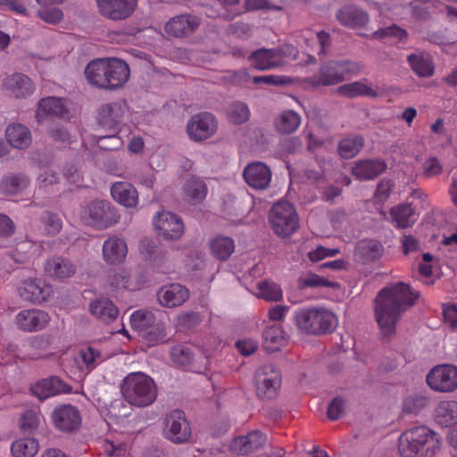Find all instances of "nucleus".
<instances>
[{
    "label": "nucleus",
    "instance_id": "obj_35",
    "mask_svg": "<svg viewBox=\"0 0 457 457\" xmlns=\"http://www.w3.org/2000/svg\"><path fill=\"white\" fill-rule=\"evenodd\" d=\"M89 308L92 315L106 323L115 320L119 314L118 308L107 298H100L93 301Z\"/></svg>",
    "mask_w": 457,
    "mask_h": 457
},
{
    "label": "nucleus",
    "instance_id": "obj_63",
    "mask_svg": "<svg viewBox=\"0 0 457 457\" xmlns=\"http://www.w3.org/2000/svg\"><path fill=\"white\" fill-rule=\"evenodd\" d=\"M337 253H339V250L337 248L318 246L315 250L311 251L308 256L312 262H319L326 257L336 256Z\"/></svg>",
    "mask_w": 457,
    "mask_h": 457
},
{
    "label": "nucleus",
    "instance_id": "obj_26",
    "mask_svg": "<svg viewBox=\"0 0 457 457\" xmlns=\"http://www.w3.org/2000/svg\"><path fill=\"white\" fill-rule=\"evenodd\" d=\"M387 168L382 159L359 161L352 167V175L360 180H370L382 174Z\"/></svg>",
    "mask_w": 457,
    "mask_h": 457
},
{
    "label": "nucleus",
    "instance_id": "obj_64",
    "mask_svg": "<svg viewBox=\"0 0 457 457\" xmlns=\"http://www.w3.org/2000/svg\"><path fill=\"white\" fill-rule=\"evenodd\" d=\"M228 31L240 38H248L252 35V28L248 23L235 22L229 25Z\"/></svg>",
    "mask_w": 457,
    "mask_h": 457
},
{
    "label": "nucleus",
    "instance_id": "obj_18",
    "mask_svg": "<svg viewBox=\"0 0 457 457\" xmlns=\"http://www.w3.org/2000/svg\"><path fill=\"white\" fill-rule=\"evenodd\" d=\"M3 88L14 98H26L34 92L35 86L32 80L25 74L13 73L3 80Z\"/></svg>",
    "mask_w": 457,
    "mask_h": 457
},
{
    "label": "nucleus",
    "instance_id": "obj_19",
    "mask_svg": "<svg viewBox=\"0 0 457 457\" xmlns=\"http://www.w3.org/2000/svg\"><path fill=\"white\" fill-rule=\"evenodd\" d=\"M18 293L26 302L41 303L49 296L50 288L40 278H29L21 282Z\"/></svg>",
    "mask_w": 457,
    "mask_h": 457
},
{
    "label": "nucleus",
    "instance_id": "obj_34",
    "mask_svg": "<svg viewBox=\"0 0 457 457\" xmlns=\"http://www.w3.org/2000/svg\"><path fill=\"white\" fill-rule=\"evenodd\" d=\"M183 190L186 200L193 204L203 202L208 193L204 180L196 176H191L186 179Z\"/></svg>",
    "mask_w": 457,
    "mask_h": 457
},
{
    "label": "nucleus",
    "instance_id": "obj_16",
    "mask_svg": "<svg viewBox=\"0 0 457 457\" xmlns=\"http://www.w3.org/2000/svg\"><path fill=\"white\" fill-rule=\"evenodd\" d=\"M217 129V121L214 115L210 112H202L194 115L187 123V130L191 139L202 141L214 135Z\"/></svg>",
    "mask_w": 457,
    "mask_h": 457
},
{
    "label": "nucleus",
    "instance_id": "obj_22",
    "mask_svg": "<svg viewBox=\"0 0 457 457\" xmlns=\"http://www.w3.org/2000/svg\"><path fill=\"white\" fill-rule=\"evenodd\" d=\"M125 111L126 104L124 102L116 101L104 104L98 110V122L102 127L116 131L117 127L122 120Z\"/></svg>",
    "mask_w": 457,
    "mask_h": 457
},
{
    "label": "nucleus",
    "instance_id": "obj_49",
    "mask_svg": "<svg viewBox=\"0 0 457 457\" xmlns=\"http://www.w3.org/2000/svg\"><path fill=\"white\" fill-rule=\"evenodd\" d=\"M258 296L270 302L280 301L283 297L282 289L280 287L270 281H263L258 285Z\"/></svg>",
    "mask_w": 457,
    "mask_h": 457
},
{
    "label": "nucleus",
    "instance_id": "obj_38",
    "mask_svg": "<svg viewBox=\"0 0 457 457\" xmlns=\"http://www.w3.org/2000/svg\"><path fill=\"white\" fill-rule=\"evenodd\" d=\"M390 215L395 226L400 228L411 227L416 221L414 208L409 204H403L393 207Z\"/></svg>",
    "mask_w": 457,
    "mask_h": 457
},
{
    "label": "nucleus",
    "instance_id": "obj_58",
    "mask_svg": "<svg viewBox=\"0 0 457 457\" xmlns=\"http://www.w3.org/2000/svg\"><path fill=\"white\" fill-rule=\"evenodd\" d=\"M122 140L116 134L101 136L97 139V145L100 148L107 151L119 149L122 145Z\"/></svg>",
    "mask_w": 457,
    "mask_h": 457
},
{
    "label": "nucleus",
    "instance_id": "obj_29",
    "mask_svg": "<svg viewBox=\"0 0 457 457\" xmlns=\"http://www.w3.org/2000/svg\"><path fill=\"white\" fill-rule=\"evenodd\" d=\"M111 194L114 201L127 208H135L138 204L137 190L130 183H114L111 187Z\"/></svg>",
    "mask_w": 457,
    "mask_h": 457
},
{
    "label": "nucleus",
    "instance_id": "obj_50",
    "mask_svg": "<svg viewBox=\"0 0 457 457\" xmlns=\"http://www.w3.org/2000/svg\"><path fill=\"white\" fill-rule=\"evenodd\" d=\"M228 115L235 124H242L249 120L250 110L246 104L237 101L228 106Z\"/></svg>",
    "mask_w": 457,
    "mask_h": 457
},
{
    "label": "nucleus",
    "instance_id": "obj_45",
    "mask_svg": "<svg viewBox=\"0 0 457 457\" xmlns=\"http://www.w3.org/2000/svg\"><path fill=\"white\" fill-rule=\"evenodd\" d=\"M11 451L14 457H33L38 451V443L31 437L21 438L12 443Z\"/></svg>",
    "mask_w": 457,
    "mask_h": 457
},
{
    "label": "nucleus",
    "instance_id": "obj_4",
    "mask_svg": "<svg viewBox=\"0 0 457 457\" xmlns=\"http://www.w3.org/2000/svg\"><path fill=\"white\" fill-rule=\"evenodd\" d=\"M157 392L154 380L144 372L129 373L122 381L121 394L135 407L151 405L157 398Z\"/></svg>",
    "mask_w": 457,
    "mask_h": 457
},
{
    "label": "nucleus",
    "instance_id": "obj_54",
    "mask_svg": "<svg viewBox=\"0 0 457 457\" xmlns=\"http://www.w3.org/2000/svg\"><path fill=\"white\" fill-rule=\"evenodd\" d=\"M407 36V31L395 24L379 29L372 34V37L377 39L394 38L397 41L406 39Z\"/></svg>",
    "mask_w": 457,
    "mask_h": 457
},
{
    "label": "nucleus",
    "instance_id": "obj_3",
    "mask_svg": "<svg viewBox=\"0 0 457 457\" xmlns=\"http://www.w3.org/2000/svg\"><path fill=\"white\" fill-rule=\"evenodd\" d=\"M440 445L438 434L427 426L411 428L398 439V451L402 457H434Z\"/></svg>",
    "mask_w": 457,
    "mask_h": 457
},
{
    "label": "nucleus",
    "instance_id": "obj_36",
    "mask_svg": "<svg viewBox=\"0 0 457 457\" xmlns=\"http://www.w3.org/2000/svg\"><path fill=\"white\" fill-rule=\"evenodd\" d=\"M45 270L52 277L65 278L75 274L76 267L70 260L58 256L46 262Z\"/></svg>",
    "mask_w": 457,
    "mask_h": 457
},
{
    "label": "nucleus",
    "instance_id": "obj_5",
    "mask_svg": "<svg viewBox=\"0 0 457 457\" xmlns=\"http://www.w3.org/2000/svg\"><path fill=\"white\" fill-rule=\"evenodd\" d=\"M297 328L308 335L331 333L337 326V316L325 308H303L294 315Z\"/></svg>",
    "mask_w": 457,
    "mask_h": 457
},
{
    "label": "nucleus",
    "instance_id": "obj_31",
    "mask_svg": "<svg viewBox=\"0 0 457 457\" xmlns=\"http://www.w3.org/2000/svg\"><path fill=\"white\" fill-rule=\"evenodd\" d=\"M29 182L25 174L9 173L0 181V194L7 197L19 195L29 187Z\"/></svg>",
    "mask_w": 457,
    "mask_h": 457
},
{
    "label": "nucleus",
    "instance_id": "obj_24",
    "mask_svg": "<svg viewBox=\"0 0 457 457\" xmlns=\"http://www.w3.org/2000/svg\"><path fill=\"white\" fill-rule=\"evenodd\" d=\"M46 116H54L62 119L69 118L67 100L54 96L42 98L37 105V120L42 121Z\"/></svg>",
    "mask_w": 457,
    "mask_h": 457
},
{
    "label": "nucleus",
    "instance_id": "obj_1",
    "mask_svg": "<svg viewBox=\"0 0 457 457\" xmlns=\"http://www.w3.org/2000/svg\"><path fill=\"white\" fill-rule=\"evenodd\" d=\"M419 293L411 290L409 285L398 282L381 289L375 298V318L381 334L389 337L395 331L401 316L411 307Z\"/></svg>",
    "mask_w": 457,
    "mask_h": 457
},
{
    "label": "nucleus",
    "instance_id": "obj_8",
    "mask_svg": "<svg viewBox=\"0 0 457 457\" xmlns=\"http://www.w3.org/2000/svg\"><path fill=\"white\" fill-rule=\"evenodd\" d=\"M359 69L357 63L347 60L329 61L323 63L319 73L310 77L308 81L314 87L333 86L344 81L346 73L356 72Z\"/></svg>",
    "mask_w": 457,
    "mask_h": 457
},
{
    "label": "nucleus",
    "instance_id": "obj_32",
    "mask_svg": "<svg viewBox=\"0 0 457 457\" xmlns=\"http://www.w3.org/2000/svg\"><path fill=\"white\" fill-rule=\"evenodd\" d=\"M5 138L10 145L17 149H26L32 142L30 130L20 123H13L7 127Z\"/></svg>",
    "mask_w": 457,
    "mask_h": 457
},
{
    "label": "nucleus",
    "instance_id": "obj_42",
    "mask_svg": "<svg viewBox=\"0 0 457 457\" xmlns=\"http://www.w3.org/2000/svg\"><path fill=\"white\" fill-rule=\"evenodd\" d=\"M356 251L363 262H370L379 259L383 254L384 248L377 241L362 240L359 242Z\"/></svg>",
    "mask_w": 457,
    "mask_h": 457
},
{
    "label": "nucleus",
    "instance_id": "obj_6",
    "mask_svg": "<svg viewBox=\"0 0 457 457\" xmlns=\"http://www.w3.org/2000/svg\"><path fill=\"white\" fill-rule=\"evenodd\" d=\"M79 220L86 226L104 230L118 223L120 215L111 203L96 199L81 206Z\"/></svg>",
    "mask_w": 457,
    "mask_h": 457
},
{
    "label": "nucleus",
    "instance_id": "obj_27",
    "mask_svg": "<svg viewBox=\"0 0 457 457\" xmlns=\"http://www.w3.org/2000/svg\"><path fill=\"white\" fill-rule=\"evenodd\" d=\"M71 387L58 377H50L42 379L31 386L32 393L40 400L46 399L62 393L71 392Z\"/></svg>",
    "mask_w": 457,
    "mask_h": 457
},
{
    "label": "nucleus",
    "instance_id": "obj_57",
    "mask_svg": "<svg viewBox=\"0 0 457 457\" xmlns=\"http://www.w3.org/2000/svg\"><path fill=\"white\" fill-rule=\"evenodd\" d=\"M303 285L307 287H331L336 288L338 287L337 282L329 281L327 278H324L316 274H308L303 279Z\"/></svg>",
    "mask_w": 457,
    "mask_h": 457
},
{
    "label": "nucleus",
    "instance_id": "obj_10",
    "mask_svg": "<svg viewBox=\"0 0 457 457\" xmlns=\"http://www.w3.org/2000/svg\"><path fill=\"white\" fill-rule=\"evenodd\" d=\"M138 0H96L99 14L112 21H121L133 15Z\"/></svg>",
    "mask_w": 457,
    "mask_h": 457
},
{
    "label": "nucleus",
    "instance_id": "obj_9",
    "mask_svg": "<svg viewBox=\"0 0 457 457\" xmlns=\"http://www.w3.org/2000/svg\"><path fill=\"white\" fill-rule=\"evenodd\" d=\"M253 383L260 399H274L281 386L280 370L271 363L263 364L255 370Z\"/></svg>",
    "mask_w": 457,
    "mask_h": 457
},
{
    "label": "nucleus",
    "instance_id": "obj_40",
    "mask_svg": "<svg viewBox=\"0 0 457 457\" xmlns=\"http://www.w3.org/2000/svg\"><path fill=\"white\" fill-rule=\"evenodd\" d=\"M337 90L339 95L349 98L356 96H369L376 98L378 96L375 89L362 81H355L342 85L337 87Z\"/></svg>",
    "mask_w": 457,
    "mask_h": 457
},
{
    "label": "nucleus",
    "instance_id": "obj_28",
    "mask_svg": "<svg viewBox=\"0 0 457 457\" xmlns=\"http://www.w3.org/2000/svg\"><path fill=\"white\" fill-rule=\"evenodd\" d=\"M336 17L341 25L351 29L363 28L369 22L368 13L353 5L340 8Z\"/></svg>",
    "mask_w": 457,
    "mask_h": 457
},
{
    "label": "nucleus",
    "instance_id": "obj_53",
    "mask_svg": "<svg viewBox=\"0 0 457 457\" xmlns=\"http://www.w3.org/2000/svg\"><path fill=\"white\" fill-rule=\"evenodd\" d=\"M40 222L43 224L48 236H55L62 228V219L56 213L50 212H46L41 215Z\"/></svg>",
    "mask_w": 457,
    "mask_h": 457
},
{
    "label": "nucleus",
    "instance_id": "obj_44",
    "mask_svg": "<svg viewBox=\"0 0 457 457\" xmlns=\"http://www.w3.org/2000/svg\"><path fill=\"white\" fill-rule=\"evenodd\" d=\"M234 250V241L228 237H217L211 243L212 253L221 261L227 260Z\"/></svg>",
    "mask_w": 457,
    "mask_h": 457
},
{
    "label": "nucleus",
    "instance_id": "obj_59",
    "mask_svg": "<svg viewBox=\"0 0 457 457\" xmlns=\"http://www.w3.org/2000/svg\"><path fill=\"white\" fill-rule=\"evenodd\" d=\"M104 450L108 455L123 457L129 452V445L126 443L106 440L104 444Z\"/></svg>",
    "mask_w": 457,
    "mask_h": 457
},
{
    "label": "nucleus",
    "instance_id": "obj_47",
    "mask_svg": "<svg viewBox=\"0 0 457 457\" xmlns=\"http://www.w3.org/2000/svg\"><path fill=\"white\" fill-rule=\"evenodd\" d=\"M428 403L429 399L425 395H411L403 402V412L410 415H417L428 405Z\"/></svg>",
    "mask_w": 457,
    "mask_h": 457
},
{
    "label": "nucleus",
    "instance_id": "obj_30",
    "mask_svg": "<svg viewBox=\"0 0 457 457\" xmlns=\"http://www.w3.org/2000/svg\"><path fill=\"white\" fill-rule=\"evenodd\" d=\"M411 71L420 78H430L435 73V63L429 54L417 51L407 56Z\"/></svg>",
    "mask_w": 457,
    "mask_h": 457
},
{
    "label": "nucleus",
    "instance_id": "obj_7",
    "mask_svg": "<svg viewBox=\"0 0 457 457\" xmlns=\"http://www.w3.org/2000/svg\"><path fill=\"white\" fill-rule=\"evenodd\" d=\"M269 221L274 233L282 237L291 236L300 226L295 207L285 200H280L272 206L269 213Z\"/></svg>",
    "mask_w": 457,
    "mask_h": 457
},
{
    "label": "nucleus",
    "instance_id": "obj_2",
    "mask_svg": "<svg viewBox=\"0 0 457 457\" xmlns=\"http://www.w3.org/2000/svg\"><path fill=\"white\" fill-rule=\"evenodd\" d=\"M85 75L92 87L114 91L122 87L129 80V68L121 59L99 58L87 65Z\"/></svg>",
    "mask_w": 457,
    "mask_h": 457
},
{
    "label": "nucleus",
    "instance_id": "obj_37",
    "mask_svg": "<svg viewBox=\"0 0 457 457\" xmlns=\"http://www.w3.org/2000/svg\"><path fill=\"white\" fill-rule=\"evenodd\" d=\"M435 419L439 425L444 427L457 424V402H440L435 410Z\"/></svg>",
    "mask_w": 457,
    "mask_h": 457
},
{
    "label": "nucleus",
    "instance_id": "obj_13",
    "mask_svg": "<svg viewBox=\"0 0 457 457\" xmlns=\"http://www.w3.org/2000/svg\"><path fill=\"white\" fill-rule=\"evenodd\" d=\"M154 226L158 235L166 240H177L184 233V224L177 214L162 211L154 218Z\"/></svg>",
    "mask_w": 457,
    "mask_h": 457
},
{
    "label": "nucleus",
    "instance_id": "obj_55",
    "mask_svg": "<svg viewBox=\"0 0 457 457\" xmlns=\"http://www.w3.org/2000/svg\"><path fill=\"white\" fill-rule=\"evenodd\" d=\"M40 422L39 414L34 410L24 411L20 419V428L24 434L35 431Z\"/></svg>",
    "mask_w": 457,
    "mask_h": 457
},
{
    "label": "nucleus",
    "instance_id": "obj_43",
    "mask_svg": "<svg viewBox=\"0 0 457 457\" xmlns=\"http://www.w3.org/2000/svg\"><path fill=\"white\" fill-rule=\"evenodd\" d=\"M301 124V116L295 111L281 112L275 120L278 131L284 134L295 132Z\"/></svg>",
    "mask_w": 457,
    "mask_h": 457
},
{
    "label": "nucleus",
    "instance_id": "obj_11",
    "mask_svg": "<svg viewBox=\"0 0 457 457\" xmlns=\"http://www.w3.org/2000/svg\"><path fill=\"white\" fill-rule=\"evenodd\" d=\"M429 387L437 392H453L457 388V368L452 365H438L427 375Z\"/></svg>",
    "mask_w": 457,
    "mask_h": 457
},
{
    "label": "nucleus",
    "instance_id": "obj_56",
    "mask_svg": "<svg viewBox=\"0 0 457 457\" xmlns=\"http://www.w3.org/2000/svg\"><path fill=\"white\" fill-rule=\"evenodd\" d=\"M37 15L42 21L49 24H57L63 18V13L61 9L50 6H40V9L37 12Z\"/></svg>",
    "mask_w": 457,
    "mask_h": 457
},
{
    "label": "nucleus",
    "instance_id": "obj_41",
    "mask_svg": "<svg viewBox=\"0 0 457 457\" xmlns=\"http://www.w3.org/2000/svg\"><path fill=\"white\" fill-rule=\"evenodd\" d=\"M170 357L176 367L187 369L193 364L195 354L190 346L180 344L170 348Z\"/></svg>",
    "mask_w": 457,
    "mask_h": 457
},
{
    "label": "nucleus",
    "instance_id": "obj_25",
    "mask_svg": "<svg viewBox=\"0 0 457 457\" xmlns=\"http://www.w3.org/2000/svg\"><path fill=\"white\" fill-rule=\"evenodd\" d=\"M128 253L126 242L118 237H110L103 244V258L109 265L122 263Z\"/></svg>",
    "mask_w": 457,
    "mask_h": 457
},
{
    "label": "nucleus",
    "instance_id": "obj_61",
    "mask_svg": "<svg viewBox=\"0 0 457 457\" xmlns=\"http://www.w3.org/2000/svg\"><path fill=\"white\" fill-rule=\"evenodd\" d=\"M443 167L436 157L427 159L423 163V175L426 178H431L439 175Z\"/></svg>",
    "mask_w": 457,
    "mask_h": 457
},
{
    "label": "nucleus",
    "instance_id": "obj_23",
    "mask_svg": "<svg viewBox=\"0 0 457 457\" xmlns=\"http://www.w3.org/2000/svg\"><path fill=\"white\" fill-rule=\"evenodd\" d=\"M267 440V436L261 431H251L246 436L236 437L230 444V450L237 454H249L262 449Z\"/></svg>",
    "mask_w": 457,
    "mask_h": 457
},
{
    "label": "nucleus",
    "instance_id": "obj_21",
    "mask_svg": "<svg viewBox=\"0 0 457 457\" xmlns=\"http://www.w3.org/2000/svg\"><path fill=\"white\" fill-rule=\"evenodd\" d=\"M243 177L248 186L262 190L267 188L270 185L271 170L265 163L256 162L248 164L245 168Z\"/></svg>",
    "mask_w": 457,
    "mask_h": 457
},
{
    "label": "nucleus",
    "instance_id": "obj_51",
    "mask_svg": "<svg viewBox=\"0 0 457 457\" xmlns=\"http://www.w3.org/2000/svg\"><path fill=\"white\" fill-rule=\"evenodd\" d=\"M154 323V316L152 312L139 310L130 317V324L133 328L138 331H145L151 328Z\"/></svg>",
    "mask_w": 457,
    "mask_h": 457
},
{
    "label": "nucleus",
    "instance_id": "obj_12",
    "mask_svg": "<svg viewBox=\"0 0 457 457\" xmlns=\"http://www.w3.org/2000/svg\"><path fill=\"white\" fill-rule=\"evenodd\" d=\"M163 432L165 437L173 443L180 444L187 442L191 436V430L184 412L179 410L169 412L165 417Z\"/></svg>",
    "mask_w": 457,
    "mask_h": 457
},
{
    "label": "nucleus",
    "instance_id": "obj_60",
    "mask_svg": "<svg viewBox=\"0 0 457 457\" xmlns=\"http://www.w3.org/2000/svg\"><path fill=\"white\" fill-rule=\"evenodd\" d=\"M395 184L392 180L387 179H383L377 186V190L375 193V197L379 202H385L389 197L391 192L393 191Z\"/></svg>",
    "mask_w": 457,
    "mask_h": 457
},
{
    "label": "nucleus",
    "instance_id": "obj_62",
    "mask_svg": "<svg viewBox=\"0 0 457 457\" xmlns=\"http://www.w3.org/2000/svg\"><path fill=\"white\" fill-rule=\"evenodd\" d=\"M344 410L345 400L341 397H336L328 405V417L332 420H338L344 413Z\"/></svg>",
    "mask_w": 457,
    "mask_h": 457
},
{
    "label": "nucleus",
    "instance_id": "obj_46",
    "mask_svg": "<svg viewBox=\"0 0 457 457\" xmlns=\"http://www.w3.org/2000/svg\"><path fill=\"white\" fill-rule=\"evenodd\" d=\"M361 136H353L342 139L338 144V153L345 159L355 156L363 146Z\"/></svg>",
    "mask_w": 457,
    "mask_h": 457
},
{
    "label": "nucleus",
    "instance_id": "obj_17",
    "mask_svg": "<svg viewBox=\"0 0 457 457\" xmlns=\"http://www.w3.org/2000/svg\"><path fill=\"white\" fill-rule=\"evenodd\" d=\"M201 20L192 13H182L170 18L164 26L165 32L174 37H188L199 28Z\"/></svg>",
    "mask_w": 457,
    "mask_h": 457
},
{
    "label": "nucleus",
    "instance_id": "obj_15",
    "mask_svg": "<svg viewBox=\"0 0 457 457\" xmlns=\"http://www.w3.org/2000/svg\"><path fill=\"white\" fill-rule=\"evenodd\" d=\"M51 317L48 312L39 309H26L15 316L17 328L28 333L45 329L50 323Z\"/></svg>",
    "mask_w": 457,
    "mask_h": 457
},
{
    "label": "nucleus",
    "instance_id": "obj_48",
    "mask_svg": "<svg viewBox=\"0 0 457 457\" xmlns=\"http://www.w3.org/2000/svg\"><path fill=\"white\" fill-rule=\"evenodd\" d=\"M109 283L112 287L120 289L136 290L137 287L130 277V273L124 269L115 270L109 276Z\"/></svg>",
    "mask_w": 457,
    "mask_h": 457
},
{
    "label": "nucleus",
    "instance_id": "obj_39",
    "mask_svg": "<svg viewBox=\"0 0 457 457\" xmlns=\"http://www.w3.org/2000/svg\"><path fill=\"white\" fill-rule=\"evenodd\" d=\"M264 348L268 352H276L287 343V336L282 328L273 325L265 328L262 334Z\"/></svg>",
    "mask_w": 457,
    "mask_h": 457
},
{
    "label": "nucleus",
    "instance_id": "obj_14",
    "mask_svg": "<svg viewBox=\"0 0 457 457\" xmlns=\"http://www.w3.org/2000/svg\"><path fill=\"white\" fill-rule=\"evenodd\" d=\"M52 422L60 431L72 433L81 425V415L79 410L71 404H62L56 407L52 412Z\"/></svg>",
    "mask_w": 457,
    "mask_h": 457
},
{
    "label": "nucleus",
    "instance_id": "obj_33",
    "mask_svg": "<svg viewBox=\"0 0 457 457\" xmlns=\"http://www.w3.org/2000/svg\"><path fill=\"white\" fill-rule=\"evenodd\" d=\"M253 66L260 71L270 70L281 66L280 55L274 49H259L250 55Z\"/></svg>",
    "mask_w": 457,
    "mask_h": 457
},
{
    "label": "nucleus",
    "instance_id": "obj_20",
    "mask_svg": "<svg viewBox=\"0 0 457 457\" xmlns=\"http://www.w3.org/2000/svg\"><path fill=\"white\" fill-rule=\"evenodd\" d=\"M189 297V290L180 284L162 286L157 292L159 303L166 308L182 305Z\"/></svg>",
    "mask_w": 457,
    "mask_h": 457
},
{
    "label": "nucleus",
    "instance_id": "obj_52",
    "mask_svg": "<svg viewBox=\"0 0 457 457\" xmlns=\"http://www.w3.org/2000/svg\"><path fill=\"white\" fill-rule=\"evenodd\" d=\"M79 355L87 366V369L93 370L98 364L102 363L105 357L103 356L102 353L96 347L88 345L83 347L79 351Z\"/></svg>",
    "mask_w": 457,
    "mask_h": 457
}]
</instances>
